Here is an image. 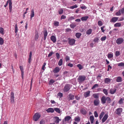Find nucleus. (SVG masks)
I'll return each instance as SVG.
<instances>
[{"mask_svg":"<svg viewBox=\"0 0 124 124\" xmlns=\"http://www.w3.org/2000/svg\"><path fill=\"white\" fill-rule=\"evenodd\" d=\"M118 17H113L110 20V22L113 23H115L118 20Z\"/></svg>","mask_w":124,"mask_h":124,"instance_id":"9","label":"nucleus"},{"mask_svg":"<svg viewBox=\"0 0 124 124\" xmlns=\"http://www.w3.org/2000/svg\"><path fill=\"white\" fill-rule=\"evenodd\" d=\"M121 25V23H117L115 24L114 25V26L115 27H119Z\"/></svg>","mask_w":124,"mask_h":124,"instance_id":"34","label":"nucleus"},{"mask_svg":"<svg viewBox=\"0 0 124 124\" xmlns=\"http://www.w3.org/2000/svg\"><path fill=\"white\" fill-rule=\"evenodd\" d=\"M80 113L83 115H85L87 113L86 108H82L80 110Z\"/></svg>","mask_w":124,"mask_h":124,"instance_id":"8","label":"nucleus"},{"mask_svg":"<svg viewBox=\"0 0 124 124\" xmlns=\"http://www.w3.org/2000/svg\"><path fill=\"white\" fill-rule=\"evenodd\" d=\"M32 52H31L29 54V58L28 62L29 63H31V61Z\"/></svg>","mask_w":124,"mask_h":124,"instance_id":"23","label":"nucleus"},{"mask_svg":"<svg viewBox=\"0 0 124 124\" xmlns=\"http://www.w3.org/2000/svg\"><path fill=\"white\" fill-rule=\"evenodd\" d=\"M4 43V40L1 37H0V45H2Z\"/></svg>","mask_w":124,"mask_h":124,"instance_id":"47","label":"nucleus"},{"mask_svg":"<svg viewBox=\"0 0 124 124\" xmlns=\"http://www.w3.org/2000/svg\"><path fill=\"white\" fill-rule=\"evenodd\" d=\"M8 2L9 5V9L10 10V12H11L12 9V3L11 2V0H8Z\"/></svg>","mask_w":124,"mask_h":124,"instance_id":"11","label":"nucleus"},{"mask_svg":"<svg viewBox=\"0 0 124 124\" xmlns=\"http://www.w3.org/2000/svg\"><path fill=\"white\" fill-rule=\"evenodd\" d=\"M59 13V14H62L63 13V10L62 8H60L58 11Z\"/></svg>","mask_w":124,"mask_h":124,"instance_id":"48","label":"nucleus"},{"mask_svg":"<svg viewBox=\"0 0 124 124\" xmlns=\"http://www.w3.org/2000/svg\"><path fill=\"white\" fill-rule=\"evenodd\" d=\"M101 103L103 104H104L106 102V98L105 96H103L101 99Z\"/></svg>","mask_w":124,"mask_h":124,"instance_id":"14","label":"nucleus"},{"mask_svg":"<svg viewBox=\"0 0 124 124\" xmlns=\"http://www.w3.org/2000/svg\"><path fill=\"white\" fill-rule=\"evenodd\" d=\"M116 89L115 88H111L110 90V93L111 94H114L116 91Z\"/></svg>","mask_w":124,"mask_h":124,"instance_id":"16","label":"nucleus"},{"mask_svg":"<svg viewBox=\"0 0 124 124\" xmlns=\"http://www.w3.org/2000/svg\"><path fill=\"white\" fill-rule=\"evenodd\" d=\"M90 91H88L85 92L84 94V96L85 98L89 97L90 95Z\"/></svg>","mask_w":124,"mask_h":124,"instance_id":"12","label":"nucleus"},{"mask_svg":"<svg viewBox=\"0 0 124 124\" xmlns=\"http://www.w3.org/2000/svg\"><path fill=\"white\" fill-rule=\"evenodd\" d=\"M113 57V55L112 54H108V58H111Z\"/></svg>","mask_w":124,"mask_h":124,"instance_id":"44","label":"nucleus"},{"mask_svg":"<svg viewBox=\"0 0 124 124\" xmlns=\"http://www.w3.org/2000/svg\"><path fill=\"white\" fill-rule=\"evenodd\" d=\"M4 29L2 28H0V33L2 34H4Z\"/></svg>","mask_w":124,"mask_h":124,"instance_id":"50","label":"nucleus"},{"mask_svg":"<svg viewBox=\"0 0 124 124\" xmlns=\"http://www.w3.org/2000/svg\"><path fill=\"white\" fill-rule=\"evenodd\" d=\"M55 81L53 79H51L49 81V85H51L53 83L55 82Z\"/></svg>","mask_w":124,"mask_h":124,"instance_id":"37","label":"nucleus"},{"mask_svg":"<svg viewBox=\"0 0 124 124\" xmlns=\"http://www.w3.org/2000/svg\"><path fill=\"white\" fill-rule=\"evenodd\" d=\"M54 110H55L56 112L58 113H60V110L58 108H55L54 109Z\"/></svg>","mask_w":124,"mask_h":124,"instance_id":"42","label":"nucleus"},{"mask_svg":"<svg viewBox=\"0 0 124 124\" xmlns=\"http://www.w3.org/2000/svg\"><path fill=\"white\" fill-rule=\"evenodd\" d=\"M106 39V36H103L102 37L101 39V40L102 41H104Z\"/></svg>","mask_w":124,"mask_h":124,"instance_id":"58","label":"nucleus"},{"mask_svg":"<svg viewBox=\"0 0 124 124\" xmlns=\"http://www.w3.org/2000/svg\"><path fill=\"white\" fill-rule=\"evenodd\" d=\"M121 10H120L116 13V16H119L121 15Z\"/></svg>","mask_w":124,"mask_h":124,"instance_id":"43","label":"nucleus"},{"mask_svg":"<svg viewBox=\"0 0 124 124\" xmlns=\"http://www.w3.org/2000/svg\"><path fill=\"white\" fill-rule=\"evenodd\" d=\"M93 96L94 98L96 99H98L99 97L98 94L96 93L93 94Z\"/></svg>","mask_w":124,"mask_h":124,"instance_id":"32","label":"nucleus"},{"mask_svg":"<svg viewBox=\"0 0 124 124\" xmlns=\"http://www.w3.org/2000/svg\"><path fill=\"white\" fill-rule=\"evenodd\" d=\"M34 15V10L32 9L31 12V13L30 15L31 18V19L32 17H33Z\"/></svg>","mask_w":124,"mask_h":124,"instance_id":"28","label":"nucleus"},{"mask_svg":"<svg viewBox=\"0 0 124 124\" xmlns=\"http://www.w3.org/2000/svg\"><path fill=\"white\" fill-rule=\"evenodd\" d=\"M74 95L71 93H70L69 95V98L70 100H73L74 99Z\"/></svg>","mask_w":124,"mask_h":124,"instance_id":"22","label":"nucleus"},{"mask_svg":"<svg viewBox=\"0 0 124 124\" xmlns=\"http://www.w3.org/2000/svg\"><path fill=\"white\" fill-rule=\"evenodd\" d=\"M120 10H121V13L124 15V7L122 8Z\"/></svg>","mask_w":124,"mask_h":124,"instance_id":"64","label":"nucleus"},{"mask_svg":"<svg viewBox=\"0 0 124 124\" xmlns=\"http://www.w3.org/2000/svg\"><path fill=\"white\" fill-rule=\"evenodd\" d=\"M124 40L122 38H118L116 40V42L117 44L119 45L122 43L124 41Z\"/></svg>","mask_w":124,"mask_h":124,"instance_id":"7","label":"nucleus"},{"mask_svg":"<svg viewBox=\"0 0 124 124\" xmlns=\"http://www.w3.org/2000/svg\"><path fill=\"white\" fill-rule=\"evenodd\" d=\"M76 25L74 23H72L70 25V27L71 28L73 29L76 26Z\"/></svg>","mask_w":124,"mask_h":124,"instance_id":"38","label":"nucleus"},{"mask_svg":"<svg viewBox=\"0 0 124 124\" xmlns=\"http://www.w3.org/2000/svg\"><path fill=\"white\" fill-rule=\"evenodd\" d=\"M77 66L79 68V69L81 70L83 69V67L80 64H78L77 65Z\"/></svg>","mask_w":124,"mask_h":124,"instance_id":"54","label":"nucleus"},{"mask_svg":"<svg viewBox=\"0 0 124 124\" xmlns=\"http://www.w3.org/2000/svg\"><path fill=\"white\" fill-rule=\"evenodd\" d=\"M65 59H66V62L67 61H69L70 60V57L68 56H66L65 58Z\"/></svg>","mask_w":124,"mask_h":124,"instance_id":"62","label":"nucleus"},{"mask_svg":"<svg viewBox=\"0 0 124 124\" xmlns=\"http://www.w3.org/2000/svg\"><path fill=\"white\" fill-rule=\"evenodd\" d=\"M122 80L121 77H118L116 78V81L117 82H120L122 81Z\"/></svg>","mask_w":124,"mask_h":124,"instance_id":"21","label":"nucleus"},{"mask_svg":"<svg viewBox=\"0 0 124 124\" xmlns=\"http://www.w3.org/2000/svg\"><path fill=\"white\" fill-rule=\"evenodd\" d=\"M118 103L120 104H122L123 102V99L122 98H121L118 102Z\"/></svg>","mask_w":124,"mask_h":124,"instance_id":"55","label":"nucleus"},{"mask_svg":"<svg viewBox=\"0 0 124 124\" xmlns=\"http://www.w3.org/2000/svg\"><path fill=\"white\" fill-rule=\"evenodd\" d=\"M39 37L38 32V31H36L35 33V39L36 40L38 39Z\"/></svg>","mask_w":124,"mask_h":124,"instance_id":"31","label":"nucleus"},{"mask_svg":"<svg viewBox=\"0 0 124 124\" xmlns=\"http://www.w3.org/2000/svg\"><path fill=\"white\" fill-rule=\"evenodd\" d=\"M66 18V16L64 15H62L61 17V20L62 19H65Z\"/></svg>","mask_w":124,"mask_h":124,"instance_id":"63","label":"nucleus"},{"mask_svg":"<svg viewBox=\"0 0 124 124\" xmlns=\"http://www.w3.org/2000/svg\"><path fill=\"white\" fill-rule=\"evenodd\" d=\"M46 111L48 113H53L54 112V110L53 108H48Z\"/></svg>","mask_w":124,"mask_h":124,"instance_id":"17","label":"nucleus"},{"mask_svg":"<svg viewBox=\"0 0 124 124\" xmlns=\"http://www.w3.org/2000/svg\"><path fill=\"white\" fill-rule=\"evenodd\" d=\"M74 19V17L73 16H71L68 19V20L69 21L70 20H71Z\"/></svg>","mask_w":124,"mask_h":124,"instance_id":"57","label":"nucleus"},{"mask_svg":"<svg viewBox=\"0 0 124 124\" xmlns=\"http://www.w3.org/2000/svg\"><path fill=\"white\" fill-rule=\"evenodd\" d=\"M88 18V16H84L81 18V19L82 21H86L87 20Z\"/></svg>","mask_w":124,"mask_h":124,"instance_id":"24","label":"nucleus"},{"mask_svg":"<svg viewBox=\"0 0 124 124\" xmlns=\"http://www.w3.org/2000/svg\"><path fill=\"white\" fill-rule=\"evenodd\" d=\"M92 32V30L91 29H89L86 31V34L88 35L90 34Z\"/></svg>","mask_w":124,"mask_h":124,"instance_id":"25","label":"nucleus"},{"mask_svg":"<svg viewBox=\"0 0 124 124\" xmlns=\"http://www.w3.org/2000/svg\"><path fill=\"white\" fill-rule=\"evenodd\" d=\"M56 55L57 58V59H59V58L60 57L59 54V53H56Z\"/></svg>","mask_w":124,"mask_h":124,"instance_id":"61","label":"nucleus"},{"mask_svg":"<svg viewBox=\"0 0 124 124\" xmlns=\"http://www.w3.org/2000/svg\"><path fill=\"white\" fill-rule=\"evenodd\" d=\"M98 25L100 26H101L103 24L102 22L100 20H99L98 21Z\"/></svg>","mask_w":124,"mask_h":124,"instance_id":"49","label":"nucleus"},{"mask_svg":"<svg viewBox=\"0 0 124 124\" xmlns=\"http://www.w3.org/2000/svg\"><path fill=\"white\" fill-rule=\"evenodd\" d=\"M68 42L69 44L71 46H72L74 45L75 44L76 41L74 39H70V38H68Z\"/></svg>","mask_w":124,"mask_h":124,"instance_id":"4","label":"nucleus"},{"mask_svg":"<svg viewBox=\"0 0 124 124\" xmlns=\"http://www.w3.org/2000/svg\"><path fill=\"white\" fill-rule=\"evenodd\" d=\"M71 85L67 84L65 85L63 89V91L64 92H67L69 91L70 89Z\"/></svg>","mask_w":124,"mask_h":124,"instance_id":"2","label":"nucleus"},{"mask_svg":"<svg viewBox=\"0 0 124 124\" xmlns=\"http://www.w3.org/2000/svg\"><path fill=\"white\" fill-rule=\"evenodd\" d=\"M46 63L45 62L43 63V65L42 66V70H45V66L46 65Z\"/></svg>","mask_w":124,"mask_h":124,"instance_id":"56","label":"nucleus"},{"mask_svg":"<svg viewBox=\"0 0 124 124\" xmlns=\"http://www.w3.org/2000/svg\"><path fill=\"white\" fill-rule=\"evenodd\" d=\"M44 40H45L46 38V37L47 35V32L46 30H44L43 31Z\"/></svg>","mask_w":124,"mask_h":124,"instance_id":"18","label":"nucleus"},{"mask_svg":"<svg viewBox=\"0 0 124 124\" xmlns=\"http://www.w3.org/2000/svg\"><path fill=\"white\" fill-rule=\"evenodd\" d=\"M105 113L104 112H102L100 114L99 116V119L100 120L103 117L104 115L105 114Z\"/></svg>","mask_w":124,"mask_h":124,"instance_id":"26","label":"nucleus"},{"mask_svg":"<svg viewBox=\"0 0 124 124\" xmlns=\"http://www.w3.org/2000/svg\"><path fill=\"white\" fill-rule=\"evenodd\" d=\"M117 65L119 67H124V63L121 62L117 64Z\"/></svg>","mask_w":124,"mask_h":124,"instance_id":"36","label":"nucleus"},{"mask_svg":"<svg viewBox=\"0 0 124 124\" xmlns=\"http://www.w3.org/2000/svg\"><path fill=\"white\" fill-rule=\"evenodd\" d=\"M60 70V68L59 67H57L53 70V71L54 73H57L59 72Z\"/></svg>","mask_w":124,"mask_h":124,"instance_id":"10","label":"nucleus"},{"mask_svg":"<svg viewBox=\"0 0 124 124\" xmlns=\"http://www.w3.org/2000/svg\"><path fill=\"white\" fill-rule=\"evenodd\" d=\"M78 7V6L76 4L75 5L73 6H71L70 7V8L71 9H73L75 8H77Z\"/></svg>","mask_w":124,"mask_h":124,"instance_id":"52","label":"nucleus"},{"mask_svg":"<svg viewBox=\"0 0 124 124\" xmlns=\"http://www.w3.org/2000/svg\"><path fill=\"white\" fill-rule=\"evenodd\" d=\"M108 117V114H105L102 119V123H103L105 122L107 119Z\"/></svg>","mask_w":124,"mask_h":124,"instance_id":"13","label":"nucleus"},{"mask_svg":"<svg viewBox=\"0 0 124 124\" xmlns=\"http://www.w3.org/2000/svg\"><path fill=\"white\" fill-rule=\"evenodd\" d=\"M59 22L57 21H54V24L55 26H57L59 25Z\"/></svg>","mask_w":124,"mask_h":124,"instance_id":"33","label":"nucleus"},{"mask_svg":"<svg viewBox=\"0 0 124 124\" xmlns=\"http://www.w3.org/2000/svg\"><path fill=\"white\" fill-rule=\"evenodd\" d=\"M99 86V85L98 84H95L92 88V89H93L96 87H98Z\"/></svg>","mask_w":124,"mask_h":124,"instance_id":"46","label":"nucleus"},{"mask_svg":"<svg viewBox=\"0 0 124 124\" xmlns=\"http://www.w3.org/2000/svg\"><path fill=\"white\" fill-rule=\"evenodd\" d=\"M106 101L107 103H110L111 102V100L110 97H106Z\"/></svg>","mask_w":124,"mask_h":124,"instance_id":"30","label":"nucleus"},{"mask_svg":"<svg viewBox=\"0 0 124 124\" xmlns=\"http://www.w3.org/2000/svg\"><path fill=\"white\" fill-rule=\"evenodd\" d=\"M120 54V53L119 51H117L116 52V56H119Z\"/></svg>","mask_w":124,"mask_h":124,"instance_id":"59","label":"nucleus"},{"mask_svg":"<svg viewBox=\"0 0 124 124\" xmlns=\"http://www.w3.org/2000/svg\"><path fill=\"white\" fill-rule=\"evenodd\" d=\"M40 124H45V121L44 119H42L40 122Z\"/></svg>","mask_w":124,"mask_h":124,"instance_id":"51","label":"nucleus"},{"mask_svg":"<svg viewBox=\"0 0 124 124\" xmlns=\"http://www.w3.org/2000/svg\"><path fill=\"white\" fill-rule=\"evenodd\" d=\"M15 32L16 33H17L18 32V28L17 24L15 25Z\"/></svg>","mask_w":124,"mask_h":124,"instance_id":"40","label":"nucleus"},{"mask_svg":"<svg viewBox=\"0 0 124 124\" xmlns=\"http://www.w3.org/2000/svg\"><path fill=\"white\" fill-rule=\"evenodd\" d=\"M122 111V108H119L116 109V111H115L114 113L117 115L120 116Z\"/></svg>","mask_w":124,"mask_h":124,"instance_id":"3","label":"nucleus"},{"mask_svg":"<svg viewBox=\"0 0 124 124\" xmlns=\"http://www.w3.org/2000/svg\"><path fill=\"white\" fill-rule=\"evenodd\" d=\"M94 105L95 106L98 105L99 103V101L98 99L94 100L93 101Z\"/></svg>","mask_w":124,"mask_h":124,"instance_id":"19","label":"nucleus"},{"mask_svg":"<svg viewBox=\"0 0 124 124\" xmlns=\"http://www.w3.org/2000/svg\"><path fill=\"white\" fill-rule=\"evenodd\" d=\"M103 92L106 95H107L108 94V93L107 90L105 89H104L103 90Z\"/></svg>","mask_w":124,"mask_h":124,"instance_id":"45","label":"nucleus"},{"mask_svg":"<svg viewBox=\"0 0 124 124\" xmlns=\"http://www.w3.org/2000/svg\"><path fill=\"white\" fill-rule=\"evenodd\" d=\"M90 120L91 121V123L93 124V121L94 119V117L93 116H90Z\"/></svg>","mask_w":124,"mask_h":124,"instance_id":"27","label":"nucleus"},{"mask_svg":"<svg viewBox=\"0 0 124 124\" xmlns=\"http://www.w3.org/2000/svg\"><path fill=\"white\" fill-rule=\"evenodd\" d=\"M86 78V77L85 75L80 76L77 78V80L79 83H81L85 81Z\"/></svg>","mask_w":124,"mask_h":124,"instance_id":"1","label":"nucleus"},{"mask_svg":"<svg viewBox=\"0 0 124 124\" xmlns=\"http://www.w3.org/2000/svg\"><path fill=\"white\" fill-rule=\"evenodd\" d=\"M51 39L54 43H55L56 41V38L54 36H51Z\"/></svg>","mask_w":124,"mask_h":124,"instance_id":"20","label":"nucleus"},{"mask_svg":"<svg viewBox=\"0 0 124 124\" xmlns=\"http://www.w3.org/2000/svg\"><path fill=\"white\" fill-rule=\"evenodd\" d=\"M71 118V117L70 116H68L65 118V121H68Z\"/></svg>","mask_w":124,"mask_h":124,"instance_id":"41","label":"nucleus"},{"mask_svg":"<svg viewBox=\"0 0 124 124\" xmlns=\"http://www.w3.org/2000/svg\"><path fill=\"white\" fill-rule=\"evenodd\" d=\"M75 120L76 121L79 122L80 120V118L79 117H76L75 118Z\"/></svg>","mask_w":124,"mask_h":124,"instance_id":"53","label":"nucleus"},{"mask_svg":"<svg viewBox=\"0 0 124 124\" xmlns=\"http://www.w3.org/2000/svg\"><path fill=\"white\" fill-rule=\"evenodd\" d=\"M111 80V79L110 78H106L105 79L104 82L108 84L110 83Z\"/></svg>","mask_w":124,"mask_h":124,"instance_id":"15","label":"nucleus"},{"mask_svg":"<svg viewBox=\"0 0 124 124\" xmlns=\"http://www.w3.org/2000/svg\"><path fill=\"white\" fill-rule=\"evenodd\" d=\"M55 123L57 124L59 122V120H60L59 117H58L56 116L55 117Z\"/></svg>","mask_w":124,"mask_h":124,"instance_id":"29","label":"nucleus"},{"mask_svg":"<svg viewBox=\"0 0 124 124\" xmlns=\"http://www.w3.org/2000/svg\"><path fill=\"white\" fill-rule=\"evenodd\" d=\"M39 119V113L38 112L35 113L33 116V119L35 121H37Z\"/></svg>","mask_w":124,"mask_h":124,"instance_id":"6","label":"nucleus"},{"mask_svg":"<svg viewBox=\"0 0 124 124\" xmlns=\"http://www.w3.org/2000/svg\"><path fill=\"white\" fill-rule=\"evenodd\" d=\"M58 95L60 97H62L63 96V94L61 93H59L58 94Z\"/></svg>","mask_w":124,"mask_h":124,"instance_id":"60","label":"nucleus"},{"mask_svg":"<svg viewBox=\"0 0 124 124\" xmlns=\"http://www.w3.org/2000/svg\"><path fill=\"white\" fill-rule=\"evenodd\" d=\"M10 102L12 103H13L15 100L14 97V93L13 92H11L10 93Z\"/></svg>","mask_w":124,"mask_h":124,"instance_id":"5","label":"nucleus"},{"mask_svg":"<svg viewBox=\"0 0 124 124\" xmlns=\"http://www.w3.org/2000/svg\"><path fill=\"white\" fill-rule=\"evenodd\" d=\"M63 61L62 59H61L58 62V64L59 66H61L62 65Z\"/></svg>","mask_w":124,"mask_h":124,"instance_id":"35","label":"nucleus"},{"mask_svg":"<svg viewBox=\"0 0 124 124\" xmlns=\"http://www.w3.org/2000/svg\"><path fill=\"white\" fill-rule=\"evenodd\" d=\"M81 34L80 33H77L76 34V37L78 39H79L81 36Z\"/></svg>","mask_w":124,"mask_h":124,"instance_id":"39","label":"nucleus"}]
</instances>
